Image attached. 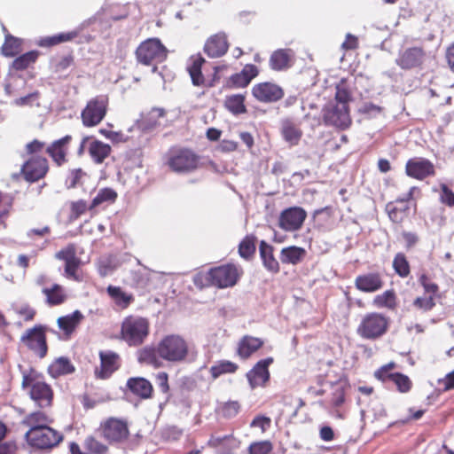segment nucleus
I'll list each match as a JSON object with an SVG mask.
<instances>
[{"label":"nucleus","mask_w":454,"mask_h":454,"mask_svg":"<svg viewBox=\"0 0 454 454\" xmlns=\"http://www.w3.org/2000/svg\"><path fill=\"white\" fill-rule=\"evenodd\" d=\"M372 304L380 309L387 308L388 309H395L397 305L395 292L390 289L376 295L372 300Z\"/></svg>","instance_id":"49"},{"label":"nucleus","mask_w":454,"mask_h":454,"mask_svg":"<svg viewBox=\"0 0 454 454\" xmlns=\"http://www.w3.org/2000/svg\"><path fill=\"white\" fill-rule=\"evenodd\" d=\"M281 135L290 145H296L302 137V130L292 121L286 120L282 123Z\"/></svg>","instance_id":"37"},{"label":"nucleus","mask_w":454,"mask_h":454,"mask_svg":"<svg viewBox=\"0 0 454 454\" xmlns=\"http://www.w3.org/2000/svg\"><path fill=\"white\" fill-rule=\"evenodd\" d=\"M48 326L36 324L24 331L20 339V343L38 358H44L49 350L47 342Z\"/></svg>","instance_id":"9"},{"label":"nucleus","mask_w":454,"mask_h":454,"mask_svg":"<svg viewBox=\"0 0 454 454\" xmlns=\"http://www.w3.org/2000/svg\"><path fill=\"white\" fill-rule=\"evenodd\" d=\"M273 363L272 357H267L258 361L253 368L247 372V379L251 388L265 387L270 380L269 366Z\"/></svg>","instance_id":"21"},{"label":"nucleus","mask_w":454,"mask_h":454,"mask_svg":"<svg viewBox=\"0 0 454 454\" xmlns=\"http://www.w3.org/2000/svg\"><path fill=\"white\" fill-rule=\"evenodd\" d=\"M21 387L36 406L41 409L51 408L53 404L54 391L52 387L43 380L42 373L35 368L22 372Z\"/></svg>","instance_id":"2"},{"label":"nucleus","mask_w":454,"mask_h":454,"mask_svg":"<svg viewBox=\"0 0 454 454\" xmlns=\"http://www.w3.org/2000/svg\"><path fill=\"white\" fill-rule=\"evenodd\" d=\"M15 313L25 322H31L36 316V310L28 303H24L14 308Z\"/></svg>","instance_id":"59"},{"label":"nucleus","mask_w":454,"mask_h":454,"mask_svg":"<svg viewBox=\"0 0 454 454\" xmlns=\"http://www.w3.org/2000/svg\"><path fill=\"white\" fill-rule=\"evenodd\" d=\"M336 92L334 96V100L338 104H342L348 106L349 102L352 100V93L350 90V86L348 83V80L346 78H342L336 84Z\"/></svg>","instance_id":"51"},{"label":"nucleus","mask_w":454,"mask_h":454,"mask_svg":"<svg viewBox=\"0 0 454 454\" xmlns=\"http://www.w3.org/2000/svg\"><path fill=\"white\" fill-rule=\"evenodd\" d=\"M127 388L137 397L142 400L151 399L153 396V384L143 377H131L127 380Z\"/></svg>","instance_id":"27"},{"label":"nucleus","mask_w":454,"mask_h":454,"mask_svg":"<svg viewBox=\"0 0 454 454\" xmlns=\"http://www.w3.org/2000/svg\"><path fill=\"white\" fill-rule=\"evenodd\" d=\"M273 444L270 440L253 442L247 448L249 454H270Z\"/></svg>","instance_id":"56"},{"label":"nucleus","mask_w":454,"mask_h":454,"mask_svg":"<svg viewBox=\"0 0 454 454\" xmlns=\"http://www.w3.org/2000/svg\"><path fill=\"white\" fill-rule=\"evenodd\" d=\"M419 188L412 186L403 196L397 198L395 201L387 203L385 211L389 219L394 223H402L409 215L410 207L408 202L413 200L415 192H419Z\"/></svg>","instance_id":"14"},{"label":"nucleus","mask_w":454,"mask_h":454,"mask_svg":"<svg viewBox=\"0 0 454 454\" xmlns=\"http://www.w3.org/2000/svg\"><path fill=\"white\" fill-rule=\"evenodd\" d=\"M271 425V419L269 417H266L264 415H258L254 418L252 420L250 427H259L261 428L262 432H266Z\"/></svg>","instance_id":"64"},{"label":"nucleus","mask_w":454,"mask_h":454,"mask_svg":"<svg viewBox=\"0 0 454 454\" xmlns=\"http://www.w3.org/2000/svg\"><path fill=\"white\" fill-rule=\"evenodd\" d=\"M440 202L449 207H454V192L445 184H440Z\"/></svg>","instance_id":"61"},{"label":"nucleus","mask_w":454,"mask_h":454,"mask_svg":"<svg viewBox=\"0 0 454 454\" xmlns=\"http://www.w3.org/2000/svg\"><path fill=\"white\" fill-rule=\"evenodd\" d=\"M44 147V142L38 139H34L25 145V152L29 157L40 156L38 153H42Z\"/></svg>","instance_id":"62"},{"label":"nucleus","mask_w":454,"mask_h":454,"mask_svg":"<svg viewBox=\"0 0 454 454\" xmlns=\"http://www.w3.org/2000/svg\"><path fill=\"white\" fill-rule=\"evenodd\" d=\"M39 57V51H30L17 57L12 64V67L16 71H23L34 65Z\"/></svg>","instance_id":"50"},{"label":"nucleus","mask_w":454,"mask_h":454,"mask_svg":"<svg viewBox=\"0 0 454 454\" xmlns=\"http://www.w3.org/2000/svg\"><path fill=\"white\" fill-rule=\"evenodd\" d=\"M78 31H69L65 33H59L51 36H44L39 39L37 44L40 47L50 48L62 43L73 41L78 36Z\"/></svg>","instance_id":"38"},{"label":"nucleus","mask_w":454,"mask_h":454,"mask_svg":"<svg viewBox=\"0 0 454 454\" xmlns=\"http://www.w3.org/2000/svg\"><path fill=\"white\" fill-rule=\"evenodd\" d=\"M22 40L7 34L1 47V52L5 57H14L21 51Z\"/></svg>","instance_id":"48"},{"label":"nucleus","mask_w":454,"mask_h":454,"mask_svg":"<svg viewBox=\"0 0 454 454\" xmlns=\"http://www.w3.org/2000/svg\"><path fill=\"white\" fill-rule=\"evenodd\" d=\"M57 258L65 262V275L67 278L81 281L82 278L78 274L81 266V259L76 255V247L74 244H69L57 254Z\"/></svg>","instance_id":"18"},{"label":"nucleus","mask_w":454,"mask_h":454,"mask_svg":"<svg viewBox=\"0 0 454 454\" xmlns=\"http://www.w3.org/2000/svg\"><path fill=\"white\" fill-rule=\"evenodd\" d=\"M239 370V365L229 360L217 361L209 369V373L213 380L218 379L223 374H233Z\"/></svg>","instance_id":"44"},{"label":"nucleus","mask_w":454,"mask_h":454,"mask_svg":"<svg viewBox=\"0 0 454 454\" xmlns=\"http://www.w3.org/2000/svg\"><path fill=\"white\" fill-rule=\"evenodd\" d=\"M187 71L191 76L194 86H202L205 84V77L201 72L202 66L206 63L205 59L200 55H192L189 59Z\"/></svg>","instance_id":"33"},{"label":"nucleus","mask_w":454,"mask_h":454,"mask_svg":"<svg viewBox=\"0 0 454 454\" xmlns=\"http://www.w3.org/2000/svg\"><path fill=\"white\" fill-rule=\"evenodd\" d=\"M390 327V318L380 312H368L360 320L356 334L363 340H376L383 337Z\"/></svg>","instance_id":"4"},{"label":"nucleus","mask_w":454,"mask_h":454,"mask_svg":"<svg viewBox=\"0 0 454 454\" xmlns=\"http://www.w3.org/2000/svg\"><path fill=\"white\" fill-rule=\"evenodd\" d=\"M73 141L71 135L52 141L46 148L45 153L57 167H61L68 161L69 146Z\"/></svg>","instance_id":"20"},{"label":"nucleus","mask_w":454,"mask_h":454,"mask_svg":"<svg viewBox=\"0 0 454 454\" xmlns=\"http://www.w3.org/2000/svg\"><path fill=\"white\" fill-rule=\"evenodd\" d=\"M392 382L395 384L396 390L401 394H407L413 387V382L410 377L402 372H395Z\"/></svg>","instance_id":"55"},{"label":"nucleus","mask_w":454,"mask_h":454,"mask_svg":"<svg viewBox=\"0 0 454 454\" xmlns=\"http://www.w3.org/2000/svg\"><path fill=\"white\" fill-rule=\"evenodd\" d=\"M12 209V199L0 192V219L6 218Z\"/></svg>","instance_id":"63"},{"label":"nucleus","mask_w":454,"mask_h":454,"mask_svg":"<svg viewBox=\"0 0 454 454\" xmlns=\"http://www.w3.org/2000/svg\"><path fill=\"white\" fill-rule=\"evenodd\" d=\"M54 419L43 411H34L27 414L21 424L27 427L28 430L26 433H32L43 427H48L53 423Z\"/></svg>","instance_id":"29"},{"label":"nucleus","mask_w":454,"mask_h":454,"mask_svg":"<svg viewBox=\"0 0 454 454\" xmlns=\"http://www.w3.org/2000/svg\"><path fill=\"white\" fill-rule=\"evenodd\" d=\"M436 305L435 299L432 296H418L412 301V306L419 311H431Z\"/></svg>","instance_id":"57"},{"label":"nucleus","mask_w":454,"mask_h":454,"mask_svg":"<svg viewBox=\"0 0 454 454\" xmlns=\"http://www.w3.org/2000/svg\"><path fill=\"white\" fill-rule=\"evenodd\" d=\"M405 174L413 179L423 181L436 174L434 165L428 159L415 157L409 159L405 164Z\"/></svg>","instance_id":"17"},{"label":"nucleus","mask_w":454,"mask_h":454,"mask_svg":"<svg viewBox=\"0 0 454 454\" xmlns=\"http://www.w3.org/2000/svg\"><path fill=\"white\" fill-rule=\"evenodd\" d=\"M98 432L110 445L123 444L130 436L129 421L118 417H108L102 420Z\"/></svg>","instance_id":"8"},{"label":"nucleus","mask_w":454,"mask_h":454,"mask_svg":"<svg viewBox=\"0 0 454 454\" xmlns=\"http://www.w3.org/2000/svg\"><path fill=\"white\" fill-rule=\"evenodd\" d=\"M168 54V50L157 37L147 38L141 42L135 51L137 63L143 66H154L164 62Z\"/></svg>","instance_id":"6"},{"label":"nucleus","mask_w":454,"mask_h":454,"mask_svg":"<svg viewBox=\"0 0 454 454\" xmlns=\"http://www.w3.org/2000/svg\"><path fill=\"white\" fill-rule=\"evenodd\" d=\"M160 359L158 345L155 348L145 347L138 353L139 363L152 365L154 368H159L162 365Z\"/></svg>","instance_id":"43"},{"label":"nucleus","mask_w":454,"mask_h":454,"mask_svg":"<svg viewBox=\"0 0 454 454\" xmlns=\"http://www.w3.org/2000/svg\"><path fill=\"white\" fill-rule=\"evenodd\" d=\"M384 286V279L378 271L366 272L355 278V287L363 293H376Z\"/></svg>","instance_id":"23"},{"label":"nucleus","mask_w":454,"mask_h":454,"mask_svg":"<svg viewBox=\"0 0 454 454\" xmlns=\"http://www.w3.org/2000/svg\"><path fill=\"white\" fill-rule=\"evenodd\" d=\"M100 365L94 371L95 378L98 380H107L121 365V356L112 350H100L98 353Z\"/></svg>","instance_id":"16"},{"label":"nucleus","mask_w":454,"mask_h":454,"mask_svg":"<svg viewBox=\"0 0 454 454\" xmlns=\"http://www.w3.org/2000/svg\"><path fill=\"white\" fill-rule=\"evenodd\" d=\"M229 49L227 35L224 32L216 33L207 38L204 44V52L209 58H220Z\"/></svg>","instance_id":"25"},{"label":"nucleus","mask_w":454,"mask_h":454,"mask_svg":"<svg viewBox=\"0 0 454 454\" xmlns=\"http://www.w3.org/2000/svg\"><path fill=\"white\" fill-rule=\"evenodd\" d=\"M200 157L187 147H172L167 153L166 165L176 173H190L196 170Z\"/></svg>","instance_id":"7"},{"label":"nucleus","mask_w":454,"mask_h":454,"mask_svg":"<svg viewBox=\"0 0 454 454\" xmlns=\"http://www.w3.org/2000/svg\"><path fill=\"white\" fill-rule=\"evenodd\" d=\"M118 197L115 190L110 187L100 189L90 203V208H97L103 204H112Z\"/></svg>","instance_id":"46"},{"label":"nucleus","mask_w":454,"mask_h":454,"mask_svg":"<svg viewBox=\"0 0 454 454\" xmlns=\"http://www.w3.org/2000/svg\"><path fill=\"white\" fill-rule=\"evenodd\" d=\"M418 281L422 286L426 296H432L435 300L441 298L439 285L434 282L427 273H421L419 276Z\"/></svg>","instance_id":"52"},{"label":"nucleus","mask_w":454,"mask_h":454,"mask_svg":"<svg viewBox=\"0 0 454 454\" xmlns=\"http://www.w3.org/2000/svg\"><path fill=\"white\" fill-rule=\"evenodd\" d=\"M259 68L254 64H247L239 73L231 74L227 82L226 86L230 89H243L248 86L253 79L258 76Z\"/></svg>","instance_id":"24"},{"label":"nucleus","mask_w":454,"mask_h":454,"mask_svg":"<svg viewBox=\"0 0 454 454\" xmlns=\"http://www.w3.org/2000/svg\"><path fill=\"white\" fill-rule=\"evenodd\" d=\"M150 333L149 319L137 315H129L122 320L120 339L129 347L141 346Z\"/></svg>","instance_id":"3"},{"label":"nucleus","mask_w":454,"mask_h":454,"mask_svg":"<svg viewBox=\"0 0 454 454\" xmlns=\"http://www.w3.org/2000/svg\"><path fill=\"white\" fill-rule=\"evenodd\" d=\"M259 252L263 266L272 273L279 272V263L273 254L274 247L265 240H262L259 245Z\"/></svg>","instance_id":"34"},{"label":"nucleus","mask_w":454,"mask_h":454,"mask_svg":"<svg viewBox=\"0 0 454 454\" xmlns=\"http://www.w3.org/2000/svg\"><path fill=\"white\" fill-rule=\"evenodd\" d=\"M395 272L402 278H407L411 274L410 262L403 253H397L392 263Z\"/></svg>","instance_id":"54"},{"label":"nucleus","mask_w":454,"mask_h":454,"mask_svg":"<svg viewBox=\"0 0 454 454\" xmlns=\"http://www.w3.org/2000/svg\"><path fill=\"white\" fill-rule=\"evenodd\" d=\"M306 255V250L303 247L291 246L281 250L280 260L285 264H298Z\"/></svg>","instance_id":"39"},{"label":"nucleus","mask_w":454,"mask_h":454,"mask_svg":"<svg viewBox=\"0 0 454 454\" xmlns=\"http://www.w3.org/2000/svg\"><path fill=\"white\" fill-rule=\"evenodd\" d=\"M88 210L94 211V208H90V204L88 205L85 200H79L73 201L70 204V218L76 220Z\"/></svg>","instance_id":"58"},{"label":"nucleus","mask_w":454,"mask_h":454,"mask_svg":"<svg viewBox=\"0 0 454 454\" xmlns=\"http://www.w3.org/2000/svg\"><path fill=\"white\" fill-rule=\"evenodd\" d=\"M251 93L256 101L263 104L278 102L285 96L284 89L272 82L255 83L251 89Z\"/></svg>","instance_id":"15"},{"label":"nucleus","mask_w":454,"mask_h":454,"mask_svg":"<svg viewBox=\"0 0 454 454\" xmlns=\"http://www.w3.org/2000/svg\"><path fill=\"white\" fill-rule=\"evenodd\" d=\"M323 120L325 125L334 126L340 129L349 128L352 123L349 106L335 103L324 109Z\"/></svg>","instance_id":"13"},{"label":"nucleus","mask_w":454,"mask_h":454,"mask_svg":"<svg viewBox=\"0 0 454 454\" xmlns=\"http://www.w3.org/2000/svg\"><path fill=\"white\" fill-rule=\"evenodd\" d=\"M50 170V164L44 156H30L20 167V175L27 183L43 179Z\"/></svg>","instance_id":"12"},{"label":"nucleus","mask_w":454,"mask_h":454,"mask_svg":"<svg viewBox=\"0 0 454 454\" xmlns=\"http://www.w3.org/2000/svg\"><path fill=\"white\" fill-rule=\"evenodd\" d=\"M313 220L320 230H330L333 225V211L331 206H326L314 211Z\"/></svg>","instance_id":"40"},{"label":"nucleus","mask_w":454,"mask_h":454,"mask_svg":"<svg viewBox=\"0 0 454 454\" xmlns=\"http://www.w3.org/2000/svg\"><path fill=\"white\" fill-rule=\"evenodd\" d=\"M108 109V97L98 95L90 98L81 113L82 123L86 128L98 126L106 117Z\"/></svg>","instance_id":"11"},{"label":"nucleus","mask_w":454,"mask_h":454,"mask_svg":"<svg viewBox=\"0 0 454 454\" xmlns=\"http://www.w3.org/2000/svg\"><path fill=\"white\" fill-rule=\"evenodd\" d=\"M42 293L45 295V303L50 307L63 304L68 297L66 289L59 284H53L50 287H44Z\"/></svg>","instance_id":"32"},{"label":"nucleus","mask_w":454,"mask_h":454,"mask_svg":"<svg viewBox=\"0 0 454 454\" xmlns=\"http://www.w3.org/2000/svg\"><path fill=\"white\" fill-rule=\"evenodd\" d=\"M294 60V54L291 49H278L271 53L269 65L274 71H284L292 67Z\"/></svg>","instance_id":"28"},{"label":"nucleus","mask_w":454,"mask_h":454,"mask_svg":"<svg viewBox=\"0 0 454 454\" xmlns=\"http://www.w3.org/2000/svg\"><path fill=\"white\" fill-rule=\"evenodd\" d=\"M161 359L169 363H183L190 355L188 341L179 334H168L158 342Z\"/></svg>","instance_id":"5"},{"label":"nucleus","mask_w":454,"mask_h":454,"mask_svg":"<svg viewBox=\"0 0 454 454\" xmlns=\"http://www.w3.org/2000/svg\"><path fill=\"white\" fill-rule=\"evenodd\" d=\"M347 381L339 380L333 384L331 394V403L334 407H340L345 403L346 391L348 388Z\"/></svg>","instance_id":"53"},{"label":"nucleus","mask_w":454,"mask_h":454,"mask_svg":"<svg viewBox=\"0 0 454 454\" xmlns=\"http://www.w3.org/2000/svg\"><path fill=\"white\" fill-rule=\"evenodd\" d=\"M425 51L421 47H411L400 52L395 63L404 70L421 67L425 59Z\"/></svg>","instance_id":"22"},{"label":"nucleus","mask_w":454,"mask_h":454,"mask_svg":"<svg viewBox=\"0 0 454 454\" xmlns=\"http://www.w3.org/2000/svg\"><path fill=\"white\" fill-rule=\"evenodd\" d=\"M75 366L67 356L55 357L48 365L46 372L48 375L53 379L58 380L73 374L75 372Z\"/></svg>","instance_id":"26"},{"label":"nucleus","mask_w":454,"mask_h":454,"mask_svg":"<svg viewBox=\"0 0 454 454\" xmlns=\"http://www.w3.org/2000/svg\"><path fill=\"white\" fill-rule=\"evenodd\" d=\"M82 317V314L79 310H75L72 314L59 317L57 320V324L59 328L63 331L66 337L69 338L80 325Z\"/></svg>","instance_id":"35"},{"label":"nucleus","mask_w":454,"mask_h":454,"mask_svg":"<svg viewBox=\"0 0 454 454\" xmlns=\"http://www.w3.org/2000/svg\"><path fill=\"white\" fill-rule=\"evenodd\" d=\"M245 100L246 97L243 94H232L226 96L224 99V106L234 115L243 114L247 112Z\"/></svg>","instance_id":"41"},{"label":"nucleus","mask_w":454,"mask_h":454,"mask_svg":"<svg viewBox=\"0 0 454 454\" xmlns=\"http://www.w3.org/2000/svg\"><path fill=\"white\" fill-rule=\"evenodd\" d=\"M263 346V340L260 338L253 337L250 335L243 336L237 348V355L241 359L249 358L254 352L259 350Z\"/></svg>","instance_id":"30"},{"label":"nucleus","mask_w":454,"mask_h":454,"mask_svg":"<svg viewBox=\"0 0 454 454\" xmlns=\"http://www.w3.org/2000/svg\"><path fill=\"white\" fill-rule=\"evenodd\" d=\"M88 152L95 163L101 164L111 154L112 147L100 140H94L90 143Z\"/></svg>","instance_id":"36"},{"label":"nucleus","mask_w":454,"mask_h":454,"mask_svg":"<svg viewBox=\"0 0 454 454\" xmlns=\"http://www.w3.org/2000/svg\"><path fill=\"white\" fill-rule=\"evenodd\" d=\"M257 238L254 234L245 236L239 244L238 252L241 258L249 261L256 252Z\"/></svg>","instance_id":"42"},{"label":"nucleus","mask_w":454,"mask_h":454,"mask_svg":"<svg viewBox=\"0 0 454 454\" xmlns=\"http://www.w3.org/2000/svg\"><path fill=\"white\" fill-rule=\"evenodd\" d=\"M243 275V269L234 263H226L209 269L206 273L194 277L195 286L228 288L234 286Z\"/></svg>","instance_id":"1"},{"label":"nucleus","mask_w":454,"mask_h":454,"mask_svg":"<svg viewBox=\"0 0 454 454\" xmlns=\"http://www.w3.org/2000/svg\"><path fill=\"white\" fill-rule=\"evenodd\" d=\"M241 411V403L237 400H229L221 403L215 412L218 416L225 419L235 418Z\"/></svg>","instance_id":"45"},{"label":"nucleus","mask_w":454,"mask_h":454,"mask_svg":"<svg viewBox=\"0 0 454 454\" xmlns=\"http://www.w3.org/2000/svg\"><path fill=\"white\" fill-rule=\"evenodd\" d=\"M83 446L90 454H109L108 444L103 442L94 434L88 435L85 438Z\"/></svg>","instance_id":"47"},{"label":"nucleus","mask_w":454,"mask_h":454,"mask_svg":"<svg viewBox=\"0 0 454 454\" xmlns=\"http://www.w3.org/2000/svg\"><path fill=\"white\" fill-rule=\"evenodd\" d=\"M306 217L307 213L302 207H292L281 212L278 226L286 231H295L301 228Z\"/></svg>","instance_id":"19"},{"label":"nucleus","mask_w":454,"mask_h":454,"mask_svg":"<svg viewBox=\"0 0 454 454\" xmlns=\"http://www.w3.org/2000/svg\"><path fill=\"white\" fill-rule=\"evenodd\" d=\"M24 437L31 448L39 450H51L64 440V434L51 425L32 433H26Z\"/></svg>","instance_id":"10"},{"label":"nucleus","mask_w":454,"mask_h":454,"mask_svg":"<svg viewBox=\"0 0 454 454\" xmlns=\"http://www.w3.org/2000/svg\"><path fill=\"white\" fill-rule=\"evenodd\" d=\"M106 293L114 305L121 310L128 309L135 301L132 294L125 292L120 286L110 285L106 288Z\"/></svg>","instance_id":"31"},{"label":"nucleus","mask_w":454,"mask_h":454,"mask_svg":"<svg viewBox=\"0 0 454 454\" xmlns=\"http://www.w3.org/2000/svg\"><path fill=\"white\" fill-rule=\"evenodd\" d=\"M85 172L82 168L71 169L66 178V185L68 189H74L80 184Z\"/></svg>","instance_id":"60"}]
</instances>
